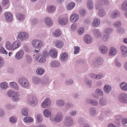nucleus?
<instances>
[{"label":"nucleus","mask_w":127,"mask_h":127,"mask_svg":"<svg viewBox=\"0 0 127 127\" xmlns=\"http://www.w3.org/2000/svg\"><path fill=\"white\" fill-rule=\"evenodd\" d=\"M79 18V16L77 14H73L70 17V20L72 22H77Z\"/></svg>","instance_id":"6ab92c4d"},{"label":"nucleus","mask_w":127,"mask_h":127,"mask_svg":"<svg viewBox=\"0 0 127 127\" xmlns=\"http://www.w3.org/2000/svg\"><path fill=\"white\" fill-rule=\"evenodd\" d=\"M98 49L100 52L103 54H106L108 51L107 47L104 45H99L98 46Z\"/></svg>","instance_id":"9b49d317"},{"label":"nucleus","mask_w":127,"mask_h":127,"mask_svg":"<svg viewBox=\"0 0 127 127\" xmlns=\"http://www.w3.org/2000/svg\"><path fill=\"white\" fill-rule=\"evenodd\" d=\"M119 14L118 11L116 10H113L111 13L110 17L113 19H116L119 16Z\"/></svg>","instance_id":"f3484780"},{"label":"nucleus","mask_w":127,"mask_h":127,"mask_svg":"<svg viewBox=\"0 0 127 127\" xmlns=\"http://www.w3.org/2000/svg\"><path fill=\"white\" fill-rule=\"evenodd\" d=\"M98 2L100 5L103 6H107L109 4V1L108 0H100Z\"/></svg>","instance_id":"c85d7f7f"},{"label":"nucleus","mask_w":127,"mask_h":127,"mask_svg":"<svg viewBox=\"0 0 127 127\" xmlns=\"http://www.w3.org/2000/svg\"><path fill=\"white\" fill-rule=\"evenodd\" d=\"M5 47L8 50H12V44L9 41H7L6 42Z\"/></svg>","instance_id":"8fccbe9b"},{"label":"nucleus","mask_w":127,"mask_h":127,"mask_svg":"<svg viewBox=\"0 0 127 127\" xmlns=\"http://www.w3.org/2000/svg\"><path fill=\"white\" fill-rule=\"evenodd\" d=\"M88 8L90 9L93 8L94 6L93 1L92 0H88L87 3Z\"/></svg>","instance_id":"f704fd0d"},{"label":"nucleus","mask_w":127,"mask_h":127,"mask_svg":"<svg viewBox=\"0 0 127 127\" xmlns=\"http://www.w3.org/2000/svg\"><path fill=\"white\" fill-rule=\"evenodd\" d=\"M51 111L49 109H46L43 111V113L44 116L46 118H49L51 114Z\"/></svg>","instance_id":"a878e982"},{"label":"nucleus","mask_w":127,"mask_h":127,"mask_svg":"<svg viewBox=\"0 0 127 127\" xmlns=\"http://www.w3.org/2000/svg\"><path fill=\"white\" fill-rule=\"evenodd\" d=\"M29 103L32 106H36L38 103V100L35 96H32L30 97L29 99Z\"/></svg>","instance_id":"423d86ee"},{"label":"nucleus","mask_w":127,"mask_h":127,"mask_svg":"<svg viewBox=\"0 0 127 127\" xmlns=\"http://www.w3.org/2000/svg\"><path fill=\"white\" fill-rule=\"evenodd\" d=\"M61 34V32L60 31L58 30L54 31V35L56 37L59 36Z\"/></svg>","instance_id":"6e6d98bb"},{"label":"nucleus","mask_w":127,"mask_h":127,"mask_svg":"<svg viewBox=\"0 0 127 127\" xmlns=\"http://www.w3.org/2000/svg\"><path fill=\"white\" fill-rule=\"evenodd\" d=\"M47 10L49 13H52L55 10V7L54 5L48 6L47 8Z\"/></svg>","instance_id":"c03bdc74"},{"label":"nucleus","mask_w":127,"mask_h":127,"mask_svg":"<svg viewBox=\"0 0 127 127\" xmlns=\"http://www.w3.org/2000/svg\"><path fill=\"white\" fill-rule=\"evenodd\" d=\"M86 85L89 88H91L92 87V81L87 78H85L84 81Z\"/></svg>","instance_id":"4468645a"},{"label":"nucleus","mask_w":127,"mask_h":127,"mask_svg":"<svg viewBox=\"0 0 127 127\" xmlns=\"http://www.w3.org/2000/svg\"><path fill=\"white\" fill-rule=\"evenodd\" d=\"M0 87L3 90H5L8 88V84L6 82H2L0 83Z\"/></svg>","instance_id":"58836bf2"},{"label":"nucleus","mask_w":127,"mask_h":127,"mask_svg":"<svg viewBox=\"0 0 127 127\" xmlns=\"http://www.w3.org/2000/svg\"><path fill=\"white\" fill-rule=\"evenodd\" d=\"M32 45L33 47L36 49H40L43 46L42 41L39 39H34L32 42Z\"/></svg>","instance_id":"7ed1b4c3"},{"label":"nucleus","mask_w":127,"mask_h":127,"mask_svg":"<svg viewBox=\"0 0 127 127\" xmlns=\"http://www.w3.org/2000/svg\"><path fill=\"white\" fill-rule=\"evenodd\" d=\"M93 32L94 36L96 38H99L101 36V32L98 29H94L93 31Z\"/></svg>","instance_id":"412c9836"},{"label":"nucleus","mask_w":127,"mask_h":127,"mask_svg":"<svg viewBox=\"0 0 127 127\" xmlns=\"http://www.w3.org/2000/svg\"><path fill=\"white\" fill-rule=\"evenodd\" d=\"M120 87L122 89L125 91H127V84L123 82L121 84Z\"/></svg>","instance_id":"3c124183"},{"label":"nucleus","mask_w":127,"mask_h":127,"mask_svg":"<svg viewBox=\"0 0 127 127\" xmlns=\"http://www.w3.org/2000/svg\"><path fill=\"white\" fill-rule=\"evenodd\" d=\"M23 55V51L22 50H20L16 54L15 56V58L19 60L22 58Z\"/></svg>","instance_id":"2f4dec72"},{"label":"nucleus","mask_w":127,"mask_h":127,"mask_svg":"<svg viewBox=\"0 0 127 127\" xmlns=\"http://www.w3.org/2000/svg\"><path fill=\"white\" fill-rule=\"evenodd\" d=\"M103 59L101 58L98 57L95 59L93 62L94 65L95 67H97L98 65H101L103 63Z\"/></svg>","instance_id":"0eeeda50"},{"label":"nucleus","mask_w":127,"mask_h":127,"mask_svg":"<svg viewBox=\"0 0 127 127\" xmlns=\"http://www.w3.org/2000/svg\"><path fill=\"white\" fill-rule=\"evenodd\" d=\"M75 6V4L73 2L69 3L66 6V8L68 10H70L72 9Z\"/></svg>","instance_id":"a18cd8bd"},{"label":"nucleus","mask_w":127,"mask_h":127,"mask_svg":"<svg viewBox=\"0 0 127 127\" xmlns=\"http://www.w3.org/2000/svg\"><path fill=\"white\" fill-rule=\"evenodd\" d=\"M49 54L50 56L53 58L56 57L57 55V52L54 49L51 50L49 51Z\"/></svg>","instance_id":"72a5a7b5"},{"label":"nucleus","mask_w":127,"mask_h":127,"mask_svg":"<svg viewBox=\"0 0 127 127\" xmlns=\"http://www.w3.org/2000/svg\"><path fill=\"white\" fill-rule=\"evenodd\" d=\"M28 110L26 108H24L22 110V114L25 116H26L28 115Z\"/></svg>","instance_id":"338daca9"},{"label":"nucleus","mask_w":127,"mask_h":127,"mask_svg":"<svg viewBox=\"0 0 127 127\" xmlns=\"http://www.w3.org/2000/svg\"><path fill=\"white\" fill-rule=\"evenodd\" d=\"M112 87L111 86L108 84L104 85L103 88V90L104 93L106 94H109L112 90Z\"/></svg>","instance_id":"ddd939ff"},{"label":"nucleus","mask_w":127,"mask_h":127,"mask_svg":"<svg viewBox=\"0 0 127 127\" xmlns=\"http://www.w3.org/2000/svg\"><path fill=\"white\" fill-rule=\"evenodd\" d=\"M107 103V99L105 97H102L99 99V104L100 106H104L106 105Z\"/></svg>","instance_id":"2eb2a0df"},{"label":"nucleus","mask_w":127,"mask_h":127,"mask_svg":"<svg viewBox=\"0 0 127 127\" xmlns=\"http://www.w3.org/2000/svg\"><path fill=\"white\" fill-rule=\"evenodd\" d=\"M63 123L64 125L66 127H71L73 124V120L71 116H67L65 117Z\"/></svg>","instance_id":"f03ea898"},{"label":"nucleus","mask_w":127,"mask_h":127,"mask_svg":"<svg viewBox=\"0 0 127 127\" xmlns=\"http://www.w3.org/2000/svg\"><path fill=\"white\" fill-rule=\"evenodd\" d=\"M68 55L66 53H64L63 54H61L60 56V60L62 61H64L68 58Z\"/></svg>","instance_id":"79ce46f5"},{"label":"nucleus","mask_w":127,"mask_h":127,"mask_svg":"<svg viewBox=\"0 0 127 127\" xmlns=\"http://www.w3.org/2000/svg\"><path fill=\"white\" fill-rule=\"evenodd\" d=\"M91 104L94 106H97L99 104L98 101L95 99H92L91 101Z\"/></svg>","instance_id":"bf43d9fd"},{"label":"nucleus","mask_w":127,"mask_h":127,"mask_svg":"<svg viewBox=\"0 0 127 127\" xmlns=\"http://www.w3.org/2000/svg\"><path fill=\"white\" fill-rule=\"evenodd\" d=\"M121 52L122 56L126 57L127 56V47L122 46L120 47Z\"/></svg>","instance_id":"aec40b11"},{"label":"nucleus","mask_w":127,"mask_h":127,"mask_svg":"<svg viewBox=\"0 0 127 127\" xmlns=\"http://www.w3.org/2000/svg\"><path fill=\"white\" fill-rule=\"evenodd\" d=\"M95 93L97 95L102 96L103 95L104 93L103 91L100 89H97L95 91Z\"/></svg>","instance_id":"49530a36"},{"label":"nucleus","mask_w":127,"mask_h":127,"mask_svg":"<svg viewBox=\"0 0 127 127\" xmlns=\"http://www.w3.org/2000/svg\"><path fill=\"white\" fill-rule=\"evenodd\" d=\"M51 102L50 99L47 98L45 99L41 104V107L43 108H46L49 107L51 105Z\"/></svg>","instance_id":"6e6552de"},{"label":"nucleus","mask_w":127,"mask_h":127,"mask_svg":"<svg viewBox=\"0 0 127 127\" xmlns=\"http://www.w3.org/2000/svg\"><path fill=\"white\" fill-rule=\"evenodd\" d=\"M122 9L123 10H126L127 9V1H125L122 6Z\"/></svg>","instance_id":"052dcab7"},{"label":"nucleus","mask_w":127,"mask_h":127,"mask_svg":"<svg viewBox=\"0 0 127 127\" xmlns=\"http://www.w3.org/2000/svg\"><path fill=\"white\" fill-rule=\"evenodd\" d=\"M10 122L12 123H14L16 122L17 119L16 117L14 116L10 117L9 119Z\"/></svg>","instance_id":"680f3d73"},{"label":"nucleus","mask_w":127,"mask_h":127,"mask_svg":"<svg viewBox=\"0 0 127 127\" xmlns=\"http://www.w3.org/2000/svg\"><path fill=\"white\" fill-rule=\"evenodd\" d=\"M6 20L8 22H10L13 20V16L12 14L10 12L6 13L4 15Z\"/></svg>","instance_id":"f8f14e48"},{"label":"nucleus","mask_w":127,"mask_h":127,"mask_svg":"<svg viewBox=\"0 0 127 127\" xmlns=\"http://www.w3.org/2000/svg\"><path fill=\"white\" fill-rule=\"evenodd\" d=\"M16 16L17 20L20 22L23 21L25 18V15L24 14L21 13H17Z\"/></svg>","instance_id":"a211bd4d"},{"label":"nucleus","mask_w":127,"mask_h":127,"mask_svg":"<svg viewBox=\"0 0 127 127\" xmlns=\"http://www.w3.org/2000/svg\"><path fill=\"white\" fill-rule=\"evenodd\" d=\"M48 53L46 51H44L42 54H41V56L39 58H40L38 60V62L40 63H43L46 61V57L48 56Z\"/></svg>","instance_id":"1a4fd4ad"},{"label":"nucleus","mask_w":127,"mask_h":127,"mask_svg":"<svg viewBox=\"0 0 127 127\" xmlns=\"http://www.w3.org/2000/svg\"><path fill=\"white\" fill-rule=\"evenodd\" d=\"M20 95L18 93L15 92L14 95H13L12 96V99L13 101L15 102H17L20 100L19 96Z\"/></svg>","instance_id":"5701e85b"},{"label":"nucleus","mask_w":127,"mask_h":127,"mask_svg":"<svg viewBox=\"0 0 127 127\" xmlns=\"http://www.w3.org/2000/svg\"><path fill=\"white\" fill-rule=\"evenodd\" d=\"M44 71L45 70L43 68L39 67L36 69V73L37 75H41L43 74Z\"/></svg>","instance_id":"a19ab883"},{"label":"nucleus","mask_w":127,"mask_h":127,"mask_svg":"<svg viewBox=\"0 0 127 127\" xmlns=\"http://www.w3.org/2000/svg\"><path fill=\"white\" fill-rule=\"evenodd\" d=\"M0 53L3 54L7 55L8 54L7 52L3 47L0 46Z\"/></svg>","instance_id":"0e129e2a"},{"label":"nucleus","mask_w":127,"mask_h":127,"mask_svg":"<svg viewBox=\"0 0 127 127\" xmlns=\"http://www.w3.org/2000/svg\"><path fill=\"white\" fill-rule=\"evenodd\" d=\"M32 81L33 83L34 84L38 85L41 83V80L40 78L36 76H34L33 78Z\"/></svg>","instance_id":"cd10ccee"},{"label":"nucleus","mask_w":127,"mask_h":127,"mask_svg":"<svg viewBox=\"0 0 127 127\" xmlns=\"http://www.w3.org/2000/svg\"><path fill=\"white\" fill-rule=\"evenodd\" d=\"M63 119V115L60 113L57 114L54 118L52 117H50V119L53 122H60Z\"/></svg>","instance_id":"20e7f679"},{"label":"nucleus","mask_w":127,"mask_h":127,"mask_svg":"<svg viewBox=\"0 0 127 127\" xmlns=\"http://www.w3.org/2000/svg\"><path fill=\"white\" fill-rule=\"evenodd\" d=\"M60 63L57 61H53L50 63V65L51 67H57L60 66Z\"/></svg>","instance_id":"473e14b6"},{"label":"nucleus","mask_w":127,"mask_h":127,"mask_svg":"<svg viewBox=\"0 0 127 127\" xmlns=\"http://www.w3.org/2000/svg\"><path fill=\"white\" fill-rule=\"evenodd\" d=\"M74 81L71 79H67L65 81V84L67 85H72Z\"/></svg>","instance_id":"09e8293b"},{"label":"nucleus","mask_w":127,"mask_h":127,"mask_svg":"<svg viewBox=\"0 0 127 127\" xmlns=\"http://www.w3.org/2000/svg\"><path fill=\"white\" fill-rule=\"evenodd\" d=\"M44 21L46 24L48 26H51L52 24V20L49 17L46 18L44 19Z\"/></svg>","instance_id":"c9c22d12"},{"label":"nucleus","mask_w":127,"mask_h":127,"mask_svg":"<svg viewBox=\"0 0 127 127\" xmlns=\"http://www.w3.org/2000/svg\"><path fill=\"white\" fill-rule=\"evenodd\" d=\"M11 87L16 90H19V88L18 85L14 82H11L10 84Z\"/></svg>","instance_id":"e433bc0d"},{"label":"nucleus","mask_w":127,"mask_h":127,"mask_svg":"<svg viewBox=\"0 0 127 127\" xmlns=\"http://www.w3.org/2000/svg\"><path fill=\"white\" fill-rule=\"evenodd\" d=\"M19 84L23 87L26 88L29 86V82L27 78L25 77H21L18 80Z\"/></svg>","instance_id":"f257e3e1"},{"label":"nucleus","mask_w":127,"mask_h":127,"mask_svg":"<svg viewBox=\"0 0 127 127\" xmlns=\"http://www.w3.org/2000/svg\"><path fill=\"white\" fill-rule=\"evenodd\" d=\"M56 105L59 106H62L64 104V101L62 99H59L56 101Z\"/></svg>","instance_id":"ea45409f"},{"label":"nucleus","mask_w":127,"mask_h":127,"mask_svg":"<svg viewBox=\"0 0 127 127\" xmlns=\"http://www.w3.org/2000/svg\"><path fill=\"white\" fill-rule=\"evenodd\" d=\"M21 45L20 42L18 41H16L14 42L12 44V50H15L19 47Z\"/></svg>","instance_id":"b1692460"},{"label":"nucleus","mask_w":127,"mask_h":127,"mask_svg":"<svg viewBox=\"0 0 127 127\" xmlns=\"http://www.w3.org/2000/svg\"><path fill=\"white\" fill-rule=\"evenodd\" d=\"M113 31V29L111 28H107L105 29L104 31V33L106 34H109L111 33Z\"/></svg>","instance_id":"e2e57ef3"},{"label":"nucleus","mask_w":127,"mask_h":127,"mask_svg":"<svg viewBox=\"0 0 127 127\" xmlns=\"http://www.w3.org/2000/svg\"><path fill=\"white\" fill-rule=\"evenodd\" d=\"M68 19L66 17H64L60 19L58 22L59 24L62 25H64L67 24L68 22Z\"/></svg>","instance_id":"dca6fc26"},{"label":"nucleus","mask_w":127,"mask_h":127,"mask_svg":"<svg viewBox=\"0 0 127 127\" xmlns=\"http://www.w3.org/2000/svg\"><path fill=\"white\" fill-rule=\"evenodd\" d=\"M117 53V50L114 47H111L110 49L109 55L112 56L115 55Z\"/></svg>","instance_id":"c756f323"},{"label":"nucleus","mask_w":127,"mask_h":127,"mask_svg":"<svg viewBox=\"0 0 127 127\" xmlns=\"http://www.w3.org/2000/svg\"><path fill=\"white\" fill-rule=\"evenodd\" d=\"M109 38V34H106L103 35L101 39L102 41L106 42L108 41Z\"/></svg>","instance_id":"603ef678"},{"label":"nucleus","mask_w":127,"mask_h":127,"mask_svg":"<svg viewBox=\"0 0 127 127\" xmlns=\"http://www.w3.org/2000/svg\"><path fill=\"white\" fill-rule=\"evenodd\" d=\"M2 5L3 7L7 8L10 4L9 0H3L2 2Z\"/></svg>","instance_id":"37998d69"},{"label":"nucleus","mask_w":127,"mask_h":127,"mask_svg":"<svg viewBox=\"0 0 127 127\" xmlns=\"http://www.w3.org/2000/svg\"><path fill=\"white\" fill-rule=\"evenodd\" d=\"M37 119L38 122L39 123H41L43 121V117L41 115L39 114L37 116Z\"/></svg>","instance_id":"4d7b16f0"},{"label":"nucleus","mask_w":127,"mask_h":127,"mask_svg":"<svg viewBox=\"0 0 127 127\" xmlns=\"http://www.w3.org/2000/svg\"><path fill=\"white\" fill-rule=\"evenodd\" d=\"M39 52V51L35 50L34 52V53H35V54H34V55H33V56H34L35 55H36L35 57V60L36 61H38L39 58L41 56V54L39 53H37Z\"/></svg>","instance_id":"864d4df0"},{"label":"nucleus","mask_w":127,"mask_h":127,"mask_svg":"<svg viewBox=\"0 0 127 127\" xmlns=\"http://www.w3.org/2000/svg\"><path fill=\"white\" fill-rule=\"evenodd\" d=\"M96 8L97 9L99 10L98 13V16L100 17H102L104 16L106 14V13L103 8L101 7L99 5H96Z\"/></svg>","instance_id":"9d476101"},{"label":"nucleus","mask_w":127,"mask_h":127,"mask_svg":"<svg viewBox=\"0 0 127 127\" xmlns=\"http://www.w3.org/2000/svg\"><path fill=\"white\" fill-rule=\"evenodd\" d=\"M48 82V78H46L42 79L41 82L42 85H45Z\"/></svg>","instance_id":"69168bd1"},{"label":"nucleus","mask_w":127,"mask_h":127,"mask_svg":"<svg viewBox=\"0 0 127 127\" xmlns=\"http://www.w3.org/2000/svg\"><path fill=\"white\" fill-rule=\"evenodd\" d=\"M15 106L14 105H12L10 103H8L6 105V108L9 110H11L13 109L15 107Z\"/></svg>","instance_id":"5fc2aeb1"},{"label":"nucleus","mask_w":127,"mask_h":127,"mask_svg":"<svg viewBox=\"0 0 127 127\" xmlns=\"http://www.w3.org/2000/svg\"><path fill=\"white\" fill-rule=\"evenodd\" d=\"M77 113V112L75 110H71L69 112V115L70 116H74Z\"/></svg>","instance_id":"774afa93"},{"label":"nucleus","mask_w":127,"mask_h":127,"mask_svg":"<svg viewBox=\"0 0 127 127\" xmlns=\"http://www.w3.org/2000/svg\"><path fill=\"white\" fill-rule=\"evenodd\" d=\"M89 114L92 117L95 116L96 114V111L95 107H92L90 108L89 111Z\"/></svg>","instance_id":"7c9ffc66"},{"label":"nucleus","mask_w":127,"mask_h":127,"mask_svg":"<svg viewBox=\"0 0 127 127\" xmlns=\"http://www.w3.org/2000/svg\"><path fill=\"white\" fill-rule=\"evenodd\" d=\"M121 102L125 103H127V95L125 93H123L121 94L120 98Z\"/></svg>","instance_id":"4be33fe9"},{"label":"nucleus","mask_w":127,"mask_h":127,"mask_svg":"<svg viewBox=\"0 0 127 127\" xmlns=\"http://www.w3.org/2000/svg\"><path fill=\"white\" fill-rule=\"evenodd\" d=\"M33 120V119L30 117H26L23 119L24 122L27 123L32 122Z\"/></svg>","instance_id":"de8ad7c7"},{"label":"nucleus","mask_w":127,"mask_h":127,"mask_svg":"<svg viewBox=\"0 0 127 127\" xmlns=\"http://www.w3.org/2000/svg\"><path fill=\"white\" fill-rule=\"evenodd\" d=\"M25 57L27 63L29 64L31 63L32 62V59L30 56L28 55H26Z\"/></svg>","instance_id":"13d9d810"},{"label":"nucleus","mask_w":127,"mask_h":127,"mask_svg":"<svg viewBox=\"0 0 127 127\" xmlns=\"http://www.w3.org/2000/svg\"><path fill=\"white\" fill-rule=\"evenodd\" d=\"M55 46L58 48H62L64 45L63 43L61 41L57 40L55 42Z\"/></svg>","instance_id":"4c0bfd02"},{"label":"nucleus","mask_w":127,"mask_h":127,"mask_svg":"<svg viewBox=\"0 0 127 127\" xmlns=\"http://www.w3.org/2000/svg\"><path fill=\"white\" fill-rule=\"evenodd\" d=\"M84 40L86 43L89 44L91 43L92 41V38L89 35H86L84 36Z\"/></svg>","instance_id":"bb28decb"},{"label":"nucleus","mask_w":127,"mask_h":127,"mask_svg":"<svg viewBox=\"0 0 127 127\" xmlns=\"http://www.w3.org/2000/svg\"><path fill=\"white\" fill-rule=\"evenodd\" d=\"M100 20L97 18H95L93 21L92 24V26L94 27H96L99 26L100 24Z\"/></svg>","instance_id":"393cba45"},{"label":"nucleus","mask_w":127,"mask_h":127,"mask_svg":"<svg viewBox=\"0 0 127 127\" xmlns=\"http://www.w3.org/2000/svg\"><path fill=\"white\" fill-rule=\"evenodd\" d=\"M28 37V34L25 32H21L19 33L17 36L18 40L22 41L27 39Z\"/></svg>","instance_id":"39448f33"}]
</instances>
